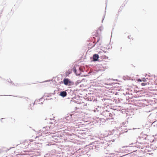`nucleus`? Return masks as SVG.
Returning <instances> with one entry per match:
<instances>
[{
    "instance_id": "18",
    "label": "nucleus",
    "mask_w": 157,
    "mask_h": 157,
    "mask_svg": "<svg viewBox=\"0 0 157 157\" xmlns=\"http://www.w3.org/2000/svg\"><path fill=\"white\" fill-rule=\"evenodd\" d=\"M109 44H108L109 46Z\"/></svg>"
},
{
    "instance_id": "9",
    "label": "nucleus",
    "mask_w": 157,
    "mask_h": 157,
    "mask_svg": "<svg viewBox=\"0 0 157 157\" xmlns=\"http://www.w3.org/2000/svg\"><path fill=\"white\" fill-rule=\"evenodd\" d=\"M148 79V78H142L141 80H142V82L143 81L144 82H146L147 81V80Z\"/></svg>"
},
{
    "instance_id": "8",
    "label": "nucleus",
    "mask_w": 157,
    "mask_h": 157,
    "mask_svg": "<svg viewBox=\"0 0 157 157\" xmlns=\"http://www.w3.org/2000/svg\"><path fill=\"white\" fill-rule=\"evenodd\" d=\"M149 84V83L148 82H142L141 83V85L142 86H145L147 85V84Z\"/></svg>"
},
{
    "instance_id": "12",
    "label": "nucleus",
    "mask_w": 157,
    "mask_h": 157,
    "mask_svg": "<svg viewBox=\"0 0 157 157\" xmlns=\"http://www.w3.org/2000/svg\"><path fill=\"white\" fill-rule=\"evenodd\" d=\"M74 69V72L76 73V69L75 68V67Z\"/></svg>"
},
{
    "instance_id": "14",
    "label": "nucleus",
    "mask_w": 157,
    "mask_h": 157,
    "mask_svg": "<svg viewBox=\"0 0 157 157\" xmlns=\"http://www.w3.org/2000/svg\"><path fill=\"white\" fill-rule=\"evenodd\" d=\"M111 131L109 132V133H108L109 135V134H110V135H111Z\"/></svg>"
},
{
    "instance_id": "1",
    "label": "nucleus",
    "mask_w": 157,
    "mask_h": 157,
    "mask_svg": "<svg viewBox=\"0 0 157 157\" xmlns=\"http://www.w3.org/2000/svg\"><path fill=\"white\" fill-rule=\"evenodd\" d=\"M112 87L109 86V106L110 110H109V112L113 110L118 111L117 107L116 106L113 105L116 103V100L115 99V96L117 94V92L113 89H111Z\"/></svg>"
},
{
    "instance_id": "10",
    "label": "nucleus",
    "mask_w": 157,
    "mask_h": 157,
    "mask_svg": "<svg viewBox=\"0 0 157 157\" xmlns=\"http://www.w3.org/2000/svg\"><path fill=\"white\" fill-rule=\"evenodd\" d=\"M141 79H142V78L141 79L138 78L137 79V81H138L139 82H142V80H141Z\"/></svg>"
},
{
    "instance_id": "16",
    "label": "nucleus",
    "mask_w": 157,
    "mask_h": 157,
    "mask_svg": "<svg viewBox=\"0 0 157 157\" xmlns=\"http://www.w3.org/2000/svg\"><path fill=\"white\" fill-rule=\"evenodd\" d=\"M128 38H129H129H130V37H129V36H128Z\"/></svg>"
},
{
    "instance_id": "17",
    "label": "nucleus",
    "mask_w": 157,
    "mask_h": 157,
    "mask_svg": "<svg viewBox=\"0 0 157 157\" xmlns=\"http://www.w3.org/2000/svg\"><path fill=\"white\" fill-rule=\"evenodd\" d=\"M125 132H127V131H125Z\"/></svg>"
},
{
    "instance_id": "6",
    "label": "nucleus",
    "mask_w": 157,
    "mask_h": 157,
    "mask_svg": "<svg viewBox=\"0 0 157 157\" xmlns=\"http://www.w3.org/2000/svg\"><path fill=\"white\" fill-rule=\"evenodd\" d=\"M59 95L64 97L67 95V93L65 91H62L60 93Z\"/></svg>"
},
{
    "instance_id": "13",
    "label": "nucleus",
    "mask_w": 157,
    "mask_h": 157,
    "mask_svg": "<svg viewBox=\"0 0 157 157\" xmlns=\"http://www.w3.org/2000/svg\"><path fill=\"white\" fill-rule=\"evenodd\" d=\"M112 48V46L110 45L109 46V49Z\"/></svg>"
},
{
    "instance_id": "15",
    "label": "nucleus",
    "mask_w": 157,
    "mask_h": 157,
    "mask_svg": "<svg viewBox=\"0 0 157 157\" xmlns=\"http://www.w3.org/2000/svg\"><path fill=\"white\" fill-rule=\"evenodd\" d=\"M122 123H123L124 124H125V123H124V122H123Z\"/></svg>"
},
{
    "instance_id": "5",
    "label": "nucleus",
    "mask_w": 157,
    "mask_h": 157,
    "mask_svg": "<svg viewBox=\"0 0 157 157\" xmlns=\"http://www.w3.org/2000/svg\"><path fill=\"white\" fill-rule=\"evenodd\" d=\"M99 56L97 54H95L93 56V59L94 61H96L99 58Z\"/></svg>"
},
{
    "instance_id": "7",
    "label": "nucleus",
    "mask_w": 157,
    "mask_h": 157,
    "mask_svg": "<svg viewBox=\"0 0 157 157\" xmlns=\"http://www.w3.org/2000/svg\"><path fill=\"white\" fill-rule=\"evenodd\" d=\"M109 120L113 119L114 116H115L114 113L112 112V113H109Z\"/></svg>"
},
{
    "instance_id": "3",
    "label": "nucleus",
    "mask_w": 157,
    "mask_h": 157,
    "mask_svg": "<svg viewBox=\"0 0 157 157\" xmlns=\"http://www.w3.org/2000/svg\"><path fill=\"white\" fill-rule=\"evenodd\" d=\"M139 145H137V148H139L140 149H143L144 148V145L145 144L144 143H139Z\"/></svg>"
},
{
    "instance_id": "11",
    "label": "nucleus",
    "mask_w": 157,
    "mask_h": 157,
    "mask_svg": "<svg viewBox=\"0 0 157 157\" xmlns=\"http://www.w3.org/2000/svg\"><path fill=\"white\" fill-rule=\"evenodd\" d=\"M111 141H112L113 142H114V139H113V140H109V141H108V142H109V143L110 142H111Z\"/></svg>"
},
{
    "instance_id": "2",
    "label": "nucleus",
    "mask_w": 157,
    "mask_h": 157,
    "mask_svg": "<svg viewBox=\"0 0 157 157\" xmlns=\"http://www.w3.org/2000/svg\"><path fill=\"white\" fill-rule=\"evenodd\" d=\"M110 80L109 79V86L110 87H112L111 88H114V87H115L116 86H117V84H118L117 83L114 82H110Z\"/></svg>"
},
{
    "instance_id": "4",
    "label": "nucleus",
    "mask_w": 157,
    "mask_h": 157,
    "mask_svg": "<svg viewBox=\"0 0 157 157\" xmlns=\"http://www.w3.org/2000/svg\"><path fill=\"white\" fill-rule=\"evenodd\" d=\"M64 84L66 85H67L69 83H70L71 82L69 81V79L68 78H65L63 80Z\"/></svg>"
}]
</instances>
